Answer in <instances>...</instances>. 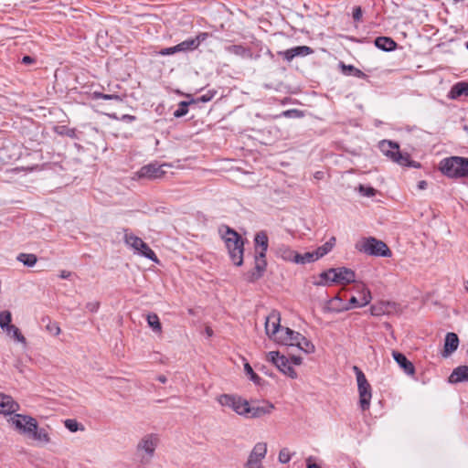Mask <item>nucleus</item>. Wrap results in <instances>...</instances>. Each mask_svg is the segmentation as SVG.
<instances>
[{
  "label": "nucleus",
  "instance_id": "nucleus-1",
  "mask_svg": "<svg viewBox=\"0 0 468 468\" xmlns=\"http://www.w3.org/2000/svg\"><path fill=\"white\" fill-rule=\"evenodd\" d=\"M15 430L38 443L48 444L50 442V436L45 428L38 426L37 420L26 414H14L8 420Z\"/></svg>",
  "mask_w": 468,
  "mask_h": 468
},
{
  "label": "nucleus",
  "instance_id": "nucleus-2",
  "mask_svg": "<svg viewBox=\"0 0 468 468\" xmlns=\"http://www.w3.org/2000/svg\"><path fill=\"white\" fill-rule=\"evenodd\" d=\"M439 169L450 178L468 177V158L462 156L443 158L439 164Z\"/></svg>",
  "mask_w": 468,
  "mask_h": 468
},
{
  "label": "nucleus",
  "instance_id": "nucleus-3",
  "mask_svg": "<svg viewBox=\"0 0 468 468\" xmlns=\"http://www.w3.org/2000/svg\"><path fill=\"white\" fill-rule=\"evenodd\" d=\"M158 443L159 437L154 433L146 434L139 441L135 455L141 465H147L151 463Z\"/></svg>",
  "mask_w": 468,
  "mask_h": 468
},
{
  "label": "nucleus",
  "instance_id": "nucleus-4",
  "mask_svg": "<svg viewBox=\"0 0 468 468\" xmlns=\"http://www.w3.org/2000/svg\"><path fill=\"white\" fill-rule=\"evenodd\" d=\"M320 279L321 281L317 282V285L348 284L355 282L356 274L351 269L346 267L332 268L323 271L320 274Z\"/></svg>",
  "mask_w": 468,
  "mask_h": 468
},
{
  "label": "nucleus",
  "instance_id": "nucleus-5",
  "mask_svg": "<svg viewBox=\"0 0 468 468\" xmlns=\"http://www.w3.org/2000/svg\"><path fill=\"white\" fill-rule=\"evenodd\" d=\"M223 239L228 248L229 257L233 263L240 266L243 263L244 243L240 235L234 229L227 227Z\"/></svg>",
  "mask_w": 468,
  "mask_h": 468
},
{
  "label": "nucleus",
  "instance_id": "nucleus-6",
  "mask_svg": "<svg viewBox=\"0 0 468 468\" xmlns=\"http://www.w3.org/2000/svg\"><path fill=\"white\" fill-rule=\"evenodd\" d=\"M356 249L360 252L372 256L388 257L391 255V251L386 243L373 237L364 238L359 240L356 244Z\"/></svg>",
  "mask_w": 468,
  "mask_h": 468
},
{
  "label": "nucleus",
  "instance_id": "nucleus-7",
  "mask_svg": "<svg viewBox=\"0 0 468 468\" xmlns=\"http://www.w3.org/2000/svg\"><path fill=\"white\" fill-rule=\"evenodd\" d=\"M378 147L381 153L393 162L404 166L411 165L410 154L401 153L399 151V145L397 143L383 140L379 143Z\"/></svg>",
  "mask_w": 468,
  "mask_h": 468
},
{
  "label": "nucleus",
  "instance_id": "nucleus-8",
  "mask_svg": "<svg viewBox=\"0 0 468 468\" xmlns=\"http://www.w3.org/2000/svg\"><path fill=\"white\" fill-rule=\"evenodd\" d=\"M124 242L132 248L135 253L144 256L154 262H158V259L153 250L139 237L124 230Z\"/></svg>",
  "mask_w": 468,
  "mask_h": 468
},
{
  "label": "nucleus",
  "instance_id": "nucleus-9",
  "mask_svg": "<svg viewBox=\"0 0 468 468\" xmlns=\"http://www.w3.org/2000/svg\"><path fill=\"white\" fill-rule=\"evenodd\" d=\"M218 402L223 407L231 409L240 416H248L249 401L239 396L223 394L218 398Z\"/></svg>",
  "mask_w": 468,
  "mask_h": 468
},
{
  "label": "nucleus",
  "instance_id": "nucleus-10",
  "mask_svg": "<svg viewBox=\"0 0 468 468\" xmlns=\"http://www.w3.org/2000/svg\"><path fill=\"white\" fill-rule=\"evenodd\" d=\"M267 360L271 362L281 372L294 379L297 373L292 367L289 359L284 356H280L278 351H271L267 354Z\"/></svg>",
  "mask_w": 468,
  "mask_h": 468
},
{
  "label": "nucleus",
  "instance_id": "nucleus-11",
  "mask_svg": "<svg viewBox=\"0 0 468 468\" xmlns=\"http://www.w3.org/2000/svg\"><path fill=\"white\" fill-rule=\"evenodd\" d=\"M354 290L356 292H362V296L360 298H357L356 296H352L349 300L348 304L341 308L339 311H347L352 308L364 307L371 302V292L364 283L355 284Z\"/></svg>",
  "mask_w": 468,
  "mask_h": 468
},
{
  "label": "nucleus",
  "instance_id": "nucleus-12",
  "mask_svg": "<svg viewBox=\"0 0 468 468\" xmlns=\"http://www.w3.org/2000/svg\"><path fill=\"white\" fill-rule=\"evenodd\" d=\"M267 454V444L265 442H257L245 463L246 468H264L262 460Z\"/></svg>",
  "mask_w": 468,
  "mask_h": 468
},
{
  "label": "nucleus",
  "instance_id": "nucleus-13",
  "mask_svg": "<svg viewBox=\"0 0 468 468\" xmlns=\"http://www.w3.org/2000/svg\"><path fill=\"white\" fill-rule=\"evenodd\" d=\"M168 166L166 164L158 165L157 163L148 164L140 168L137 176L140 178L156 179L162 177L165 171L164 167Z\"/></svg>",
  "mask_w": 468,
  "mask_h": 468
},
{
  "label": "nucleus",
  "instance_id": "nucleus-14",
  "mask_svg": "<svg viewBox=\"0 0 468 468\" xmlns=\"http://www.w3.org/2000/svg\"><path fill=\"white\" fill-rule=\"evenodd\" d=\"M281 316L277 311H271L265 320V332L271 339L281 327Z\"/></svg>",
  "mask_w": 468,
  "mask_h": 468
},
{
  "label": "nucleus",
  "instance_id": "nucleus-15",
  "mask_svg": "<svg viewBox=\"0 0 468 468\" xmlns=\"http://www.w3.org/2000/svg\"><path fill=\"white\" fill-rule=\"evenodd\" d=\"M19 404L13 399L11 396L0 393V413L5 415H14L19 410Z\"/></svg>",
  "mask_w": 468,
  "mask_h": 468
},
{
  "label": "nucleus",
  "instance_id": "nucleus-16",
  "mask_svg": "<svg viewBox=\"0 0 468 468\" xmlns=\"http://www.w3.org/2000/svg\"><path fill=\"white\" fill-rule=\"evenodd\" d=\"M266 254L263 253H257L255 256V269L253 271H251L250 274L248 276L249 282H255L258 279H260L263 272L266 270L267 262H266Z\"/></svg>",
  "mask_w": 468,
  "mask_h": 468
},
{
  "label": "nucleus",
  "instance_id": "nucleus-17",
  "mask_svg": "<svg viewBox=\"0 0 468 468\" xmlns=\"http://www.w3.org/2000/svg\"><path fill=\"white\" fill-rule=\"evenodd\" d=\"M359 393V405L362 410H367L370 407L372 398L371 386L369 383L357 386Z\"/></svg>",
  "mask_w": 468,
  "mask_h": 468
},
{
  "label": "nucleus",
  "instance_id": "nucleus-18",
  "mask_svg": "<svg viewBox=\"0 0 468 468\" xmlns=\"http://www.w3.org/2000/svg\"><path fill=\"white\" fill-rule=\"evenodd\" d=\"M459 346V338L455 333H447L444 340V348L442 351V356L448 357L452 355Z\"/></svg>",
  "mask_w": 468,
  "mask_h": 468
},
{
  "label": "nucleus",
  "instance_id": "nucleus-19",
  "mask_svg": "<svg viewBox=\"0 0 468 468\" xmlns=\"http://www.w3.org/2000/svg\"><path fill=\"white\" fill-rule=\"evenodd\" d=\"M392 356L407 375L411 376L415 373L414 365L406 357L405 355L398 351H392Z\"/></svg>",
  "mask_w": 468,
  "mask_h": 468
},
{
  "label": "nucleus",
  "instance_id": "nucleus-20",
  "mask_svg": "<svg viewBox=\"0 0 468 468\" xmlns=\"http://www.w3.org/2000/svg\"><path fill=\"white\" fill-rule=\"evenodd\" d=\"M274 409V405L271 402H265L262 406L250 407L249 405V412L246 418H261L264 415L271 414Z\"/></svg>",
  "mask_w": 468,
  "mask_h": 468
},
{
  "label": "nucleus",
  "instance_id": "nucleus-21",
  "mask_svg": "<svg viewBox=\"0 0 468 468\" xmlns=\"http://www.w3.org/2000/svg\"><path fill=\"white\" fill-rule=\"evenodd\" d=\"M206 36H207V34H205V33L200 34L196 38L186 39V40L177 44L176 46H177L178 52L196 49L199 46L200 42L205 39Z\"/></svg>",
  "mask_w": 468,
  "mask_h": 468
},
{
  "label": "nucleus",
  "instance_id": "nucleus-22",
  "mask_svg": "<svg viewBox=\"0 0 468 468\" xmlns=\"http://www.w3.org/2000/svg\"><path fill=\"white\" fill-rule=\"evenodd\" d=\"M468 379V367L460 366L453 369L449 377L450 383H459Z\"/></svg>",
  "mask_w": 468,
  "mask_h": 468
},
{
  "label": "nucleus",
  "instance_id": "nucleus-23",
  "mask_svg": "<svg viewBox=\"0 0 468 468\" xmlns=\"http://www.w3.org/2000/svg\"><path fill=\"white\" fill-rule=\"evenodd\" d=\"M289 335H295L297 336V332L288 328V327H280L278 332L273 335L271 338L273 341H275L278 344L281 345H287Z\"/></svg>",
  "mask_w": 468,
  "mask_h": 468
},
{
  "label": "nucleus",
  "instance_id": "nucleus-24",
  "mask_svg": "<svg viewBox=\"0 0 468 468\" xmlns=\"http://www.w3.org/2000/svg\"><path fill=\"white\" fill-rule=\"evenodd\" d=\"M375 46L384 51H392L396 49L397 43L388 37H378L375 39Z\"/></svg>",
  "mask_w": 468,
  "mask_h": 468
},
{
  "label": "nucleus",
  "instance_id": "nucleus-25",
  "mask_svg": "<svg viewBox=\"0 0 468 468\" xmlns=\"http://www.w3.org/2000/svg\"><path fill=\"white\" fill-rule=\"evenodd\" d=\"M296 253L289 246L282 244L276 249V255L284 261H295Z\"/></svg>",
  "mask_w": 468,
  "mask_h": 468
},
{
  "label": "nucleus",
  "instance_id": "nucleus-26",
  "mask_svg": "<svg viewBox=\"0 0 468 468\" xmlns=\"http://www.w3.org/2000/svg\"><path fill=\"white\" fill-rule=\"evenodd\" d=\"M461 96H468V82H457L452 87L449 97L451 99H457Z\"/></svg>",
  "mask_w": 468,
  "mask_h": 468
},
{
  "label": "nucleus",
  "instance_id": "nucleus-27",
  "mask_svg": "<svg viewBox=\"0 0 468 468\" xmlns=\"http://www.w3.org/2000/svg\"><path fill=\"white\" fill-rule=\"evenodd\" d=\"M254 243L256 248H261V251H258L257 253L266 254L269 244L268 236L265 231H260L255 235Z\"/></svg>",
  "mask_w": 468,
  "mask_h": 468
},
{
  "label": "nucleus",
  "instance_id": "nucleus-28",
  "mask_svg": "<svg viewBox=\"0 0 468 468\" xmlns=\"http://www.w3.org/2000/svg\"><path fill=\"white\" fill-rule=\"evenodd\" d=\"M227 52L241 57L250 58L251 57L250 50L242 45H231L226 48Z\"/></svg>",
  "mask_w": 468,
  "mask_h": 468
},
{
  "label": "nucleus",
  "instance_id": "nucleus-29",
  "mask_svg": "<svg viewBox=\"0 0 468 468\" xmlns=\"http://www.w3.org/2000/svg\"><path fill=\"white\" fill-rule=\"evenodd\" d=\"M340 67L342 69V72L345 75H353L359 79H366L367 77L362 70L355 68L353 65H346L345 63L341 62Z\"/></svg>",
  "mask_w": 468,
  "mask_h": 468
},
{
  "label": "nucleus",
  "instance_id": "nucleus-30",
  "mask_svg": "<svg viewBox=\"0 0 468 468\" xmlns=\"http://www.w3.org/2000/svg\"><path fill=\"white\" fill-rule=\"evenodd\" d=\"M335 243V238L332 237L328 241H326L324 245L318 247L314 251L315 257L319 260L323 256L326 255L329 251L332 250L333 247Z\"/></svg>",
  "mask_w": 468,
  "mask_h": 468
},
{
  "label": "nucleus",
  "instance_id": "nucleus-31",
  "mask_svg": "<svg viewBox=\"0 0 468 468\" xmlns=\"http://www.w3.org/2000/svg\"><path fill=\"white\" fill-rule=\"evenodd\" d=\"M16 260L27 267H33L37 261V257L33 253H19Z\"/></svg>",
  "mask_w": 468,
  "mask_h": 468
},
{
  "label": "nucleus",
  "instance_id": "nucleus-32",
  "mask_svg": "<svg viewBox=\"0 0 468 468\" xmlns=\"http://www.w3.org/2000/svg\"><path fill=\"white\" fill-rule=\"evenodd\" d=\"M317 260L318 259L315 257L314 251H308L303 254L296 253V258H295L294 262L297 264H306V263L314 262Z\"/></svg>",
  "mask_w": 468,
  "mask_h": 468
},
{
  "label": "nucleus",
  "instance_id": "nucleus-33",
  "mask_svg": "<svg viewBox=\"0 0 468 468\" xmlns=\"http://www.w3.org/2000/svg\"><path fill=\"white\" fill-rule=\"evenodd\" d=\"M146 321L148 325L152 328V330L155 333L162 332V324L160 323L159 317L156 314H148L146 317Z\"/></svg>",
  "mask_w": 468,
  "mask_h": 468
},
{
  "label": "nucleus",
  "instance_id": "nucleus-34",
  "mask_svg": "<svg viewBox=\"0 0 468 468\" xmlns=\"http://www.w3.org/2000/svg\"><path fill=\"white\" fill-rule=\"evenodd\" d=\"M12 314L9 311H2L0 312V327L3 331H6L9 326H12Z\"/></svg>",
  "mask_w": 468,
  "mask_h": 468
},
{
  "label": "nucleus",
  "instance_id": "nucleus-35",
  "mask_svg": "<svg viewBox=\"0 0 468 468\" xmlns=\"http://www.w3.org/2000/svg\"><path fill=\"white\" fill-rule=\"evenodd\" d=\"M296 346L306 354H311L314 351V346L303 335H302Z\"/></svg>",
  "mask_w": 468,
  "mask_h": 468
},
{
  "label": "nucleus",
  "instance_id": "nucleus-36",
  "mask_svg": "<svg viewBox=\"0 0 468 468\" xmlns=\"http://www.w3.org/2000/svg\"><path fill=\"white\" fill-rule=\"evenodd\" d=\"M56 133L60 135H65L70 138H77V131L75 128H70L66 125L56 127Z\"/></svg>",
  "mask_w": 468,
  "mask_h": 468
},
{
  "label": "nucleus",
  "instance_id": "nucleus-37",
  "mask_svg": "<svg viewBox=\"0 0 468 468\" xmlns=\"http://www.w3.org/2000/svg\"><path fill=\"white\" fill-rule=\"evenodd\" d=\"M5 333L8 335L14 337L16 341L22 344H26L25 336L21 334L20 330L16 325L9 326Z\"/></svg>",
  "mask_w": 468,
  "mask_h": 468
},
{
  "label": "nucleus",
  "instance_id": "nucleus-38",
  "mask_svg": "<svg viewBox=\"0 0 468 468\" xmlns=\"http://www.w3.org/2000/svg\"><path fill=\"white\" fill-rule=\"evenodd\" d=\"M92 98L94 99H102L106 101H122V96L118 94H105L100 91H93Z\"/></svg>",
  "mask_w": 468,
  "mask_h": 468
},
{
  "label": "nucleus",
  "instance_id": "nucleus-39",
  "mask_svg": "<svg viewBox=\"0 0 468 468\" xmlns=\"http://www.w3.org/2000/svg\"><path fill=\"white\" fill-rule=\"evenodd\" d=\"M244 371L252 382L257 385L261 384V378L253 371L251 366L249 363H245Z\"/></svg>",
  "mask_w": 468,
  "mask_h": 468
},
{
  "label": "nucleus",
  "instance_id": "nucleus-40",
  "mask_svg": "<svg viewBox=\"0 0 468 468\" xmlns=\"http://www.w3.org/2000/svg\"><path fill=\"white\" fill-rule=\"evenodd\" d=\"M190 102L188 101H181L178 104V108L174 112V116L176 118H180L185 116L188 112V105Z\"/></svg>",
  "mask_w": 468,
  "mask_h": 468
},
{
  "label": "nucleus",
  "instance_id": "nucleus-41",
  "mask_svg": "<svg viewBox=\"0 0 468 468\" xmlns=\"http://www.w3.org/2000/svg\"><path fill=\"white\" fill-rule=\"evenodd\" d=\"M359 194L363 197H372L376 195L377 190L372 186H366L364 185H359L357 187Z\"/></svg>",
  "mask_w": 468,
  "mask_h": 468
},
{
  "label": "nucleus",
  "instance_id": "nucleus-42",
  "mask_svg": "<svg viewBox=\"0 0 468 468\" xmlns=\"http://www.w3.org/2000/svg\"><path fill=\"white\" fill-rule=\"evenodd\" d=\"M293 52L295 57H305L312 54L314 51L310 47L298 46L293 48Z\"/></svg>",
  "mask_w": 468,
  "mask_h": 468
},
{
  "label": "nucleus",
  "instance_id": "nucleus-43",
  "mask_svg": "<svg viewBox=\"0 0 468 468\" xmlns=\"http://www.w3.org/2000/svg\"><path fill=\"white\" fill-rule=\"evenodd\" d=\"M292 455L288 448H282L279 452L278 460L281 463H287L291 461Z\"/></svg>",
  "mask_w": 468,
  "mask_h": 468
},
{
  "label": "nucleus",
  "instance_id": "nucleus-44",
  "mask_svg": "<svg viewBox=\"0 0 468 468\" xmlns=\"http://www.w3.org/2000/svg\"><path fill=\"white\" fill-rule=\"evenodd\" d=\"M46 329L53 335H58L60 333V327L57 322H52L50 319H47Z\"/></svg>",
  "mask_w": 468,
  "mask_h": 468
},
{
  "label": "nucleus",
  "instance_id": "nucleus-45",
  "mask_svg": "<svg viewBox=\"0 0 468 468\" xmlns=\"http://www.w3.org/2000/svg\"><path fill=\"white\" fill-rule=\"evenodd\" d=\"M353 370H354V372L356 374V377L357 386L368 383L367 378H366L365 374L362 372V370L358 367L354 366L353 367Z\"/></svg>",
  "mask_w": 468,
  "mask_h": 468
},
{
  "label": "nucleus",
  "instance_id": "nucleus-46",
  "mask_svg": "<svg viewBox=\"0 0 468 468\" xmlns=\"http://www.w3.org/2000/svg\"><path fill=\"white\" fill-rule=\"evenodd\" d=\"M282 116L287 118H300L303 116V112L296 109L287 110L282 113Z\"/></svg>",
  "mask_w": 468,
  "mask_h": 468
},
{
  "label": "nucleus",
  "instance_id": "nucleus-47",
  "mask_svg": "<svg viewBox=\"0 0 468 468\" xmlns=\"http://www.w3.org/2000/svg\"><path fill=\"white\" fill-rule=\"evenodd\" d=\"M64 424L65 427L72 432L79 431L80 424L75 420H66Z\"/></svg>",
  "mask_w": 468,
  "mask_h": 468
},
{
  "label": "nucleus",
  "instance_id": "nucleus-48",
  "mask_svg": "<svg viewBox=\"0 0 468 468\" xmlns=\"http://www.w3.org/2000/svg\"><path fill=\"white\" fill-rule=\"evenodd\" d=\"M279 54L281 56H282L284 58V59H286L287 61H291L295 58L294 52H293V48L286 49L284 51H281V52H279Z\"/></svg>",
  "mask_w": 468,
  "mask_h": 468
},
{
  "label": "nucleus",
  "instance_id": "nucleus-49",
  "mask_svg": "<svg viewBox=\"0 0 468 468\" xmlns=\"http://www.w3.org/2000/svg\"><path fill=\"white\" fill-rule=\"evenodd\" d=\"M297 336L298 337H296L295 335H289V338L287 340L288 343L286 346H296L299 340H301L302 335L297 332Z\"/></svg>",
  "mask_w": 468,
  "mask_h": 468
},
{
  "label": "nucleus",
  "instance_id": "nucleus-50",
  "mask_svg": "<svg viewBox=\"0 0 468 468\" xmlns=\"http://www.w3.org/2000/svg\"><path fill=\"white\" fill-rule=\"evenodd\" d=\"M176 52H178V50H177V46L176 45L171 48H163L159 53L163 56H168V55H173Z\"/></svg>",
  "mask_w": 468,
  "mask_h": 468
},
{
  "label": "nucleus",
  "instance_id": "nucleus-51",
  "mask_svg": "<svg viewBox=\"0 0 468 468\" xmlns=\"http://www.w3.org/2000/svg\"><path fill=\"white\" fill-rule=\"evenodd\" d=\"M100 303L99 302H90L86 304V308L90 313H96L99 310Z\"/></svg>",
  "mask_w": 468,
  "mask_h": 468
},
{
  "label": "nucleus",
  "instance_id": "nucleus-52",
  "mask_svg": "<svg viewBox=\"0 0 468 468\" xmlns=\"http://www.w3.org/2000/svg\"><path fill=\"white\" fill-rule=\"evenodd\" d=\"M362 9L360 6H355L353 9V18L355 21L358 22L362 18Z\"/></svg>",
  "mask_w": 468,
  "mask_h": 468
},
{
  "label": "nucleus",
  "instance_id": "nucleus-53",
  "mask_svg": "<svg viewBox=\"0 0 468 468\" xmlns=\"http://www.w3.org/2000/svg\"><path fill=\"white\" fill-rule=\"evenodd\" d=\"M216 92L208 91V93L202 95L198 100L202 102H207L212 100Z\"/></svg>",
  "mask_w": 468,
  "mask_h": 468
},
{
  "label": "nucleus",
  "instance_id": "nucleus-54",
  "mask_svg": "<svg viewBox=\"0 0 468 468\" xmlns=\"http://www.w3.org/2000/svg\"><path fill=\"white\" fill-rule=\"evenodd\" d=\"M289 361L291 364H293V365H301L303 359L301 356H292L291 358L289 359Z\"/></svg>",
  "mask_w": 468,
  "mask_h": 468
},
{
  "label": "nucleus",
  "instance_id": "nucleus-55",
  "mask_svg": "<svg viewBox=\"0 0 468 468\" xmlns=\"http://www.w3.org/2000/svg\"><path fill=\"white\" fill-rule=\"evenodd\" d=\"M58 276L61 279H69L71 276V272L69 271L63 270V271H60Z\"/></svg>",
  "mask_w": 468,
  "mask_h": 468
},
{
  "label": "nucleus",
  "instance_id": "nucleus-56",
  "mask_svg": "<svg viewBox=\"0 0 468 468\" xmlns=\"http://www.w3.org/2000/svg\"><path fill=\"white\" fill-rule=\"evenodd\" d=\"M22 62L25 64H31L32 62H34V58L30 56H25L22 58Z\"/></svg>",
  "mask_w": 468,
  "mask_h": 468
},
{
  "label": "nucleus",
  "instance_id": "nucleus-57",
  "mask_svg": "<svg viewBox=\"0 0 468 468\" xmlns=\"http://www.w3.org/2000/svg\"><path fill=\"white\" fill-rule=\"evenodd\" d=\"M427 186H428V184L425 180H421L418 183V188L420 190L426 189Z\"/></svg>",
  "mask_w": 468,
  "mask_h": 468
},
{
  "label": "nucleus",
  "instance_id": "nucleus-58",
  "mask_svg": "<svg viewBox=\"0 0 468 468\" xmlns=\"http://www.w3.org/2000/svg\"><path fill=\"white\" fill-rule=\"evenodd\" d=\"M157 379H158V381H160L161 383H165V382L167 381L166 377H165L164 375H160V376H158Z\"/></svg>",
  "mask_w": 468,
  "mask_h": 468
},
{
  "label": "nucleus",
  "instance_id": "nucleus-59",
  "mask_svg": "<svg viewBox=\"0 0 468 468\" xmlns=\"http://www.w3.org/2000/svg\"><path fill=\"white\" fill-rule=\"evenodd\" d=\"M307 468H321V467L316 463H308Z\"/></svg>",
  "mask_w": 468,
  "mask_h": 468
},
{
  "label": "nucleus",
  "instance_id": "nucleus-60",
  "mask_svg": "<svg viewBox=\"0 0 468 468\" xmlns=\"http://www.w3.org/2000/svg\"><path fill=\"white\" fill-rule=\"evenodd\" d=\"M123 118H127V120H134V116L132 115H124Z\"/></svg>",
  "mask_w": 468,
  "mask_h": 468
},
{
  "label": "nucleus",
  "instance_id": "nucleus-61",
  "mask_svg": "<svg viewBox=\"0 0 468 468\" xmlns=\"http://www.w3.org/2000/svg\"><path fill=\"white\" fill-rule=\"evenodd\" d=\"M371 314H374V315H378V313H377L375 311V307H371Z\"/></svg>",
  "mask_w": 468,
  "mask_h": 468
},
{
  "label": "nucleus",
  "instance_id": "nucleus-62",
  "mask_svg": "<svg viewBox=\"0 0 468 468\" xmlns=\"http://www.w3.org/2000/svg\"><path fill=\"white\" fill-rule=\"evenodd\" d=\"M464 288H465V290L468 292V281L464 282Z\"/></svg>",
  "mask_w": 468,
  "mask_h": 468
},
{
  "label": "nucleus",
  "instance_id": "nucleus-63",
  "mask_svg": "<svg viewBox=\"0 0 468 468\" xmlns=\"http://www.w3.org/2000/svg\"><path fill=\"white\" fill-rule=\"evenodd\" d=\"M207 334H208L209 335H211V331H210V329H209V328H207Z\"/></svg>",
  "mask_w": 468,
  "mask_h": 468
},
{
  "label": "nucleus",
  "instance_id": "nucleus-64",
  "mask_svg": "<svg viewBox=\"0 0 468 468\" xmlns=\"http://www.w3.org/2000/svg\"><path fill=\"white\" fill-rule=\"evenodd\" d=\"M358 294L357 298H360L362 296V292H356Z\"/></svg>",
  "mask_w": 468,
  "mask_h": 468
}]
</instances>
